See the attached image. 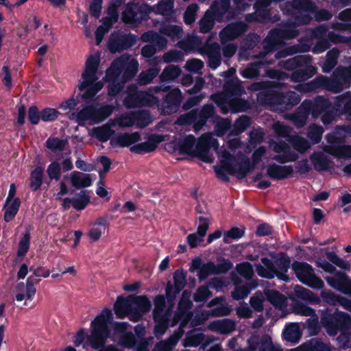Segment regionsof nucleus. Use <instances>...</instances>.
<instances>
[{"mask_svg": "<svg viewBox=\"0 0 351 351\" xmlns=\"http://www.w3.org/2000/svg\"><path fill=\"white\" fill-rule=\"evenodd\" d=\"M213 16L220 21L226 14L231 16L230 0H215L211 5V12Z\"/></svg>", "mask_w": 351, "mask_h": 351, "instance_id": "7c9ffc66", "label": "nucleus"}, {"mask_svg": "<svg viewBox=\"0 0 351 351\" xmlns=\"http://www.w3.org/2000/svg\"><path fill=\"white\" fill-rule=\"evenodd\" d=\"M44 168L42 167H36L30 174L29 187L32 191H37L43 182Z\"/></svg>", "mask_w": 351, "mask_h": 351, "instance_id": "79ce46f5", "label": "nucleus"}, {"mask_svg": "<svg viewBox=\"0 0 351 351\" xmlns=\"http://www.w3.org/2000/svg\"><path fill=\"white\" fill-rule=\"evenodd\" d=\"M337 341L340 348H351V328L340 330Z\"/></svg>", "mask_w": 351, "mask_h": 351, "instance_id": "052dcab7", "label": "nucleus"}, {"mask_svg": "<svg viewBox=\"0 0 351 351\" xmlns=\"http://www.w3.org/2000/svg\"><path fill=\"white\" fill-rule=\"evenodd\" d=\"M180 74V68L178 66L171 64L164 69L159 78L161 82H165L176 80Z\"/></svg>", "mask_w": 351, "mask_h": 351, "instance_id": "c03bdc74", "label": "nucleus"}, {"mask_svg": "<svg viewBox=\"0 0 351 351\" xmlns=\"http://www.w3.org/2000/svg\"><path fill=\"white\" fill-rule=\"evenodd\" d=\"M276 271V277L282 281L287 282L289 280L287 275L291 265V259L289 256H282L274 262Z\"/></svg>", "mask_w": 351, "mask_h": 351, "instance_id": "473e14b6", "label": "nucleus"}, {"mask_svg": "<svg viewBox=\"0 0 351 351\" xmlns=\"http://www.w3.org/2000/svg\"><path fill=\"white\" fill-rule=\"evenodd\" d=\"M265 295L267 300L276 307H281L285 304V295L276 290H266Z\"/></svg>", "mask_w": 351, "mask_h": 351, "instance_id": "49530a36", "label": "nucleus"}, {"mask_svg": "<svg viewBox=\"0 0 351 351\" xmlns=\"http://www.w3.org/2000/svg\"><path fill=\"white\" fill-rule=\"evenodd\" d=\"M296 25L298 24L294 21L283 23L279 27L285 40L295 38L299 35L300 32L296 28Z\"/></svg>", "mask_w": 351, "mask_h": 351, "instance_id": "3c124183", "label": "nucleus"}, {"mask_svg": "<svg viewBox=\"0 0 351 351\" xmlns=\"http://www.w3.org/2000/svg\"><path fill=\"white\" fill-rule=\"evenodd\" d=\"M307 51L304 49V47L301 45H294L289 47H286L282 49H280L275 52L274 58L275 59H281L286 58L289 56H292L295 53Z\"/></svg>", "mask_w": 351, "mask_h": 351, "instance_id": "a18cd8bd", "label": "nucleus"}, {"mask_svg": "<svg viewBox=\"0 0 351 351\" xmlns=\"http://www.w3.org/2000/svg\"><path fill=\"white\" fill-rule=\"evenodd\" d=\"M162 140V136L160 134H151L147 141L130 146V150L138 154L150 153L157 148L158 144Z\"/></svg>", "mask_w": 351, "mask_h": 351, "instance_id": "6ab92c4d", "label": "nucleus"}, {"mask_svg": "<svg viewBox=\"0 0 351 351\" xmlns=\"http://www.w3.org/2000/svg\"><path fill=\"white\" fill-rule=\"evenodd\" d=\"M245 228L241 227H232L230 230L224 231L223 233V241H227V239L239 240L244 235Z\"/></svg>", "mask_w": 351, "mask_h": 351, "instance_id": "0e129e2a", "label": "nucleus"}, {"mask_svg": "<svg viewBox=\"0 0 351 351\" xmlns=\"http://www.w3.org/2000/svg\"><path fill=\"white\" fill-rule=\"evenodd\" d=\"M319 317L317 315L308 318L304 324L310 335H317L321 330Z\"/></svg>", "mask_w": 351, "mask_h": 351, "instance_id": "e2e57ef3", "label": "nucleus"}, {"mask_svg": "<svg viewBox=\"0 0 351 351\" xmlns=\"http://www.w3.org/2000/svg\"><path fill=\"white\" fill-rule=\"evenodd\" d=\"M113 111V107L110 105H104L99 108L93 106V121L97 123H101L109 117Z\"/></svg>", "mask_w": 351, "mask_h": 351, "instance_id": "ea45409f", "label": "nucleus"}, {"mask_svg": "<svg viewBox=\"0 0 351 351\" xmlns=\"http://www.w3.org/2000/svg\"><path fill=\"white\" fill-rule=\"evenodd\" d=\"M158 103V98L146 91L130 92L124 100L128 108L153 106Z\"/></svg>", "mask_w": 351, "mask_h": 351, "instance_id": "f8f14e48", "label": "nucleus"}, {"mask_svg": "<svg viewBox=\"0 0 351 351\" xmlns=\"http://www.w3.org/2000/svg\"><path fill=\"white\" fill-rule=\"evenodd\" d=\"M283 40L280 27L271 29L263 41L265 56L270 58L273 52L276 51V47L281 45Z\"/></svg>", "mask_w": 351, "mask_h": 351, "instance_id": "a211bd4d", "label": "nucleus"}, {"mask_svg": "<svg viewBox=\"0 0 351 351\" xmlns=\"http://www.w3.org/2000/svg\"><path fill=\"white\" fill-rule=\"evenodd\" d=\"M21 202L19 197H15L13 200L10 201V203L4 204L3 208L5 209L3 219L6 222L11 221L16 215Z\"/></svg>", "mask_w": 351, "mask_h": 351, "instance_id": "4c0bfd02", "label": "nucleus"}, {"mask_svg": "<svg viewBox=\"0 0 351 351\" xmlns=\"http://www.w3.org/2000/svg\"><path fill=\"white\" fill-rule=\"evenodd\" d=\"M125 67V61L118 58L114 60L106 72V80H118Z\"/></svg>", "mask_w": 351, "mask_h": 351, "instance_id": "e433bc0d", "label": "nucleus"}, {"mask_svg": "<svg viewBox=\"0 0 351 351\" xmlns=\"http://www.w3.org/2000/svg\"><path fill=\"white\" fill-rule=\"evenodd\" d=\"M154 310H153V319L156 323L155 328L156 332L160 331L161 333L165 332L167 328L170 312L172 308H167V298L164 295H157L154 298Z\"/></svg>", "mask_w": 351, "mask_h": 351, "instance_id": "1a4fd4ad", "label": "nucleus"}, {"mask_svg": "<svg viewBox=\"0 0 351 351\" xmlns=\"http://www.w3.org/2000/svg\"><path fill=\"white\" fill-rule=\"evenodd\" d=\"M132 303V315L130 321L133 322H139L143 316L150 311L152 303L147 295H130Z\"/></svg>", "mask_w": 351, "mask_h": 351, "instance_id": "4468645a", "label": "nucleus"}, {"mask_svg": "<svg viewBox=\"0 0 351 351\" xmlns=\"http://www.w3.org/2000/svg\"><path fill=\"white\" fill-rule=\"evenodd\" d=\"M215 18L209 10L206 11L204 16L199 21V32L202 34L208 33L214 26Z\"/></svg>", "mask_w": 351, "mask_h": 351, "instance_id": "4d7b16f0", "label": "nucleus"}, {"mask_svg": "<svg viewBox=\"0 0 351 351\" xmlns=\"http://www.w3.org/2000/svg\"><path fill=\"white\" fill-rule=\"evenodd\" d=\"M73 207L76 210L85 209L90 202L88 191L82 190L75 195V197L72 198Z\"/></svg>", "mask_w": 351, "mask_h": 351, "instance_id": "37998d69", "label": "nucleus"}, {"mask_svg": "<svg viewBox=\"0 0 351 351\" xmlns=\"http://www.w3.org/2000/svg\"><path fill=\"white\" fill-rule=\"evenodd\" d=\"M155 93L166 92V95L156 104L162 115H170L177 112L183 99V95L179 88L171 89L169 85H160L154 88Z\"/></svg>", "mask_w": 351, "mask_h": 351, "instance_id": "0eeeda50", "label": "nucleus"}, {"mask_svg": "<svg viewBox=\"0 0 351 351\" xmlns=\"http://www.w3.org/2000/svg\"><path fill=\"white\" fill-rule=\"evenodd\" d=\"M281 85L280 82L261 81L252 83L248 89L260 91L257 94L258 103L275 107L280 111L289 110L300 103L301 98L294 91L280 93L275 90Z\"/></svg>", "mask_w": 351, "mask_h": 351, "instance_id": "f257e3e1", "label": "nucleus"}, {"mask_svg": "<svg viewBox=\"0 0 351 351\" xmlns=\"http://www.w3.org/2000/svg\"><path fill=\"white\" fill-rule=\"evenodd\" d=\"M112 319L111 310L106 308L91 322L92 332L89 341L93 348L97 349L104 346L110 333L108 324Z\"/></svg>", "mask_w": 351, "mask_h": 351, "instance_id": "6e6552de", "label": "nucleus"}, {"mask_svg": "<svg viewBox=\"0 0 351 351\" xmlns=\"http://www.w3.org/2000/svg\"><path fill=\"white\" fill-rule=\"evenodd\" d=\"M245 31L246 25L242 22H238L227 26L220 33V35L223 38L222 34H223L228 40H232L243 34Z\"/></svg>", "mask_w": 351, "mask_h": 351, "instance_id": "72a5a7b5", "label": "nucleus"}, {"mask_svg": "<svg viewBox=\"0 0 351 351\" xmlns=\"http://www.w3.org/2000/svg\"><path fill=\"white\" fill-rule=\"evenodd\" d=\"M47 173L49 179L52 180L58 181L61 178V167L58 162L53 161L51 162L47 168Z\"/></svg>", "mask_w": 351, "mask_h": 351, "instance_id": "69168bd1", "label": "nucleus"}, {"mask_svg": "<svg viewBox=\"0 0 351 351\" xmlns=\"http://www.w3.org/2000/svg\"><path fill=\"white\" fill-rule=\"evenodd\" d=\"M225 299L223 296L215 297L211 300L208 303V306L212 307L216 305H219L212 309V315L215 317L227 316L230 313V308L227 304H223V302Z\"/></svg>", "mask_w": 351, "mask_h": 351, "instance_id": "c9c22d12", "label": "nucleus"}, {"mask_svg": "<svg viewBox=\"0 0 351 351\" xmlns=\"http://www.w3.org/2000/svg\"><path fill=\"white\" fill-rule=\"evenodd\" d=\"M294 294L296 298L311 303L318 304L321 302V299L317 296V295L300 285H296L295 287Z\"/></svg>", "mask_w": 351, "mask_h": 351, "instance_id": "58836bf2", "label": "nucleus"}, {"mask_svg": "<svg viewBox=\"0 0 351 351\" xmlns=\"http://www.w3.org/2000/svg\"><path fill=\"white\" fill-rule=\"evenodd\" d=\"M100 63L99 56H90L85 63V69L82 75V78L84 80V84L88 82H93L97 80V73Z\"/></svg>", "mask_w": 351, "mask_h": 351, "instance_id": "5701e85b", "label": "nucleus"}, {"mask_svg": "<svg viewBox=\"0 0 351 351\" xmlns=\"http://www.w3.org/2000/svg\"><path fill=\"white\" fill-rule=\"evenodd\" d=\"M138 62L134 60H131L128 64H125L121 80L124 82V84L131 81L134 77L138 71Z\"/></svg>", "mask_w": 351, "mask_h": 351, "instance_id": "8fccbe9b", "label": "nucleus"}, {"mask_svg": "<svg viewBox=\"0 0 351 351\" xmlns=\"http://www.w3.org/2000/svg\"><path fill=\"white\" fill-rule=\"evenodd\" d=\"M328 152L338 158H350L351 145L332 144L328 147Z\"/></svg>", "mask_w": 351, "mask_h": 351, "instance_id": "a19ab883", "label": "nucleus"}, {"mask_svg": "<svg viewBox=\"0 0 351 351\" xmlns=\"http://www.w3.org/2000/svg\"><path fill=\"white\" fill-rule=\"evenodd\" d=\"M71 184L75 189L88 187L92 185L93 180L90 174L80 171H73L71 173Z\"/></svg>", "mask_w": 351, "mask_h": 351, "instance_id": "2f4dec72", "label": "nucleus"}, {"mask_svg": "<svg viewBox=\"0 0 351 351\" xmlns=\"http://www.w3.org/2000/svg\"><path fill=\"white\" fill-rule=\"evenodd\" d=\"M173 5L161 0L155 8L147 3L130 1L121 14L123 22L128 25L138 27L143 21H147L149 19V14L154 12L157 14L169 16L172 14Z\"/></svg>", "mask_w": 351, "mask_h": 351, "instance_id": "7ed1b4c3", "label": "nucleus"}, {"mask_svg": "<svg viewBox=\"0 0 351 351\" xmlns=\"http://www.w3.org/2000/svg\"><path fill=\"white\" fill-rule=\"evenodd\" d=\"M324 131L321 125L313 123L308 126L307 136L314 144H317L321 141Z\"/></svg>", "mask_w": 351, "mask_h": 351, "instance_id": "13d9d810", "label": "nucleus"}, {"mask_svg": "<svg viewBox=\"0 0 351 351\" xmlns=\"http://www.w3.org/2000/svg\"><path fill=\"white\" fill-rule=\"evenodd\" d=\"M136 43V35L132 33H118L110 38L108 48L112 53H120L131 48Z\"/></svg>", "mask_w": 351, "mask_h": 351, "instance_id": "2eb2a0df", "label": "nucleus"}, {"mask_svg": "<svg viewBox=\"0 0 351 351\" xmlns=\"http://www.w3.org/2000/svg\"><path fill=\"white\" fill-rule=\"evenodd\" d=\"M302 106L314 119L320 118L324 125L330 124L338 116L336 100L332 104L328 98L324 96L318 95L313 100L305 99Z\"/></svg>", "mask_w": 351, "mask_h": 351, "instance_id": "20e7f679", "label": "nucleus"}, {"mask_svg": "<svg viewBox=\"0 0 351 351\" xmlns=\"http://www.w3.org/2000/svg\"><path fill=\"white\" fill-rule=\"evenodd\" d=\"M114 311L118 318L123 319L125 317H128L130 319L132 303L130 295L126 298L123 295L118 296L114 304Z\"/></svg>", "mask_w": 351, "mask_h": 351, "instance_id": "393cba45", "label": "nucleus"}, {"mask_svg": "<svg viewBox=\"0 0 351 351\" xmlns=\"http://www.w3.org/2000/svg\"><path fill=\"white\" fill-rule=\"evenodd\" d=\"M304 92H315L325 90L334 93H339L344 89L351 87V64L347 66H339L331 76L320 75L309 82L298 85Z\"/></svg>", "mask_w": 351, "mask_h": 351, "instance_id": "f03ea898", "label": "nucleus"}, {"mask_svg": "<svg viewBox=\"0 0 351 351\" xmlns=\"http://www.w3.org/2000/svg\"><path fill=\"white\" fill-rule=\"evenodd\" d=\"M226 171L229 172L230 174L236 173V170L233 168L232 164L228 161H225L224 165L221 167H215V171L218 179L221 180L224 182H229L230 179Z\"/></svg>", "mask_w": 351, "mask_h": 351, "instance_id": "864d4df0", "label": "nucleus"}, {"mask_svg": "<svg viewBox=\"0 0 351 351\" xmlns=\"http://www.w3.org/2000/svg\"><path fill=\"white\" fill-rule=\"evenodd\" d=\"M251 124V119L246 115L238 118L233 125V132L236 135L243 133Z\"/></svg>", "mask_w": 351, "mask_h": 351, "instance_id": "680f3d73", "label": "nucleus"}, {"mask_svg": "<svg viewBox=\"0 0 351 351\" xmlns=\"http://www.w3.org/2000/svg\"><path fill=\"white\" fill-rule=\"evenodd\" d=\"M305 351H331L330 348L321 339L313 338L303 343Z\"/></svg>", "mask_w": 351, "mask_h": 351, "instance_id": "09e8293b", "label": "nucleus"}, {"mask_svg": "<svg viewBox=\"0 0 351 351\" xmlns=\"http://www.w3.org/2000/svg\"><path fill=\"white\" fill-rule=\"evenodd\" d=\"M196 139L193 135H188L177 143V149L182 154L195 156L197 157Z\"/></svg>", "mask_w": 351, "mask_h": 351, "instance_id": "c756f323", "label": "nucleus"}, {"mask_svg": "<svg viewBox=\"0 0 351 351\" xmlns=\"http://www.w3.org/2000/svg\"><path fill=\"white\" fill-rule=\"evenodd\" d=\"M68 144L67 139L50 136L45 142V146L52 152H62Z\"/></svg>", "mask_w": 351, "mask_h": 351, "instance_id": "603ef678", "label": "nucleus"}, {"mask_svg": "<svg viewBox=\"0 0 351 351\" xmlns=\"http://www.w3.org/2000/svg\"><path fill=\"white\" fill-rule=\"evenodd\" d=\"M219 146L218 140L215 138L207 137L200 138L197 143V157L203 162H211L213 158L210 155V149L213 147L215 149H217Z\"/></svg>", "mask_w": 351, "mask_h": 351, "instance_id": "f3484780", "label": "nucleus"}, {"mask_svg": "<svg viewBox=\"0 0 351 351\" xmlns=\"http://www.w3.org/2000/svg\"><path fill=\"white\" fill-rule=\"evenodd\" d=\"M257 274L264 278L272 279L276 276L274 262L267 258H261V264L256 265Z\"/></svg>", "mask_w": 351, "mask_h": 351, "instance_id": "c85d7f7f", "label": "nucleus"}, {"mask_svg": "<svg viewBox=\"0 0 351 351\" xmlns=\"http://www.w3.org/2000/svg\"><path fill=\"white\" fill-rule=\"evenodd\" d=\"M178 341V339L176 336L171 335L166 340L157 343L152 351H172Z\"/></svg>", "mask_w": 351, "mask_h": 351, "instance_id": "6e6d98bb", "label": "nucleus"}, {"mask_svg": "<svg viewBox=\"0 0 351 351\" xmlns=\"http://www.w3.org/2000/svg\"><path fill=\"white\" fill-rule=\"evenodd\" d=\"M141 140V135L138 132L133 133H119L114 137L110 143L112 146L117 145L121 147H129Z\"/></svg>", "mask_w": 351, "mask_h": 351, "instance_id": "bb28decb", "label": "nucleus"}, {"mask_svg": "<svg viewBox=\"0 0 351 351\" xmlns=\"http://www.w3.org/2000/svg\"><path fill=\"white\" fill-rule=\"evenodd\" d=\"M240 97L228 99L219 96L215 102L221 108L223 113H227L228 110L232 113L245 112L250 108V104L247 100Z\"/></svg>", "mask_w": 351, "mask_h": 351, "instance_id": "ddd939ff", "label": "nucleus"}, {"mask_svg": "<svg viewBox=\"0 0 351 351\" xmlns=\"http://www.w3.org/2000/svg\"><path fill=\"white\" fill-rule=\"evenodd\" d=\"M202 55H206L208 66L212 69H216L221 63L220 45L216 43L206 44L199 49Z\"/></svg>", "mask_w": 351, "mask_h": 351, "instance_id": "dca6fc26", "label": "nucleus"}, {"mask_svg": "<svg viewBox=\"0 0 351 351\" xmlns=\"http://www.w3.org/2000/svg\"><path fill=\"white\" fill-rule=\"evenodd\" d=\"M275 59L269 58L265 55L260 60L250 63L243 69L241 74L245 79H253L260 75V70L266 65L273 64Z\"/></svg>", "mask_w": 351, "mask_h": 351, "instance_id": "aec40b11", "label": "nucleus"}, {"mask_svg": "<svg viewBox=\"0 0 351 351\" xmlns=\"http://www.w3.org/2000/svg\"><path fill=\"white\" fill-rule=\"evenodd\" d=\"M75 117L80 125L86 121H93V105L84 107L75 114Z\"/></svg>", "mask_w": 351, "mask_h": 351, "instance_id": "338daca9", "label": "nucleus"}, {"mask_svg": "<svg viewBox=\"0 0 351 351\" xmlns=\"http://www.w3.org/2000/svg\"><path fill=\"white\" fill-rule=\"evenodd\" d=\"M198 219L199 224L197 232L189 234L186 237V241H204V238L209 228L208 219L204 217H199Z\"/></svg>", "mask_w": 351, "mask_h": 351, "instance_id": "f704fd0d", "label": "nucleus"}, {"mask_svg": "<svg viewBox=\"0 0 351 351\" xmlns=\"http://www.w3.org/2000/svg\"><path fill=\"white\" fill-rule=\"evenodd\" d=\"M289 6L298 25L308 24L312 20L311 14L315 13L317 9L315 3L311 0H293Z\"/></svg>", "mask_w": 351, "mask_h": 351, "instance_id": "9b49d317", "label": "nucleus"}, {"mask_svg": "<svg viewBox=\"0 0 351 351\" xmlns=\"http://www.w3.org/2000/svg\"><path fill=\"white\" fill-rule=\"evenodd\" d=\"M238 274L243 278L250 280L254 275V270L252 265L248 262H243L237 265Z\"/></svg>", "mask_w": 351, "mask_h": 351, "instance_id": "774afa93", "label": "nucleus"}, {"mask_svg": "<svg viewBox=\"0 0 351 351\" xmlns=\"http://www.w3.org/2000/svg\"><path fill=\"white\" fill-rule=\"evenodd\" d=\"M135 123L138 128H144L152 122V117L149 110H141L134 112Z\"/></svg>", "mask_w": 351, "mask_h": 351, "instance_id": "de8ad7c7", "label": "nucleus"}, {"mask_svg": "<svg viewBox=\"0 0 351 351\" xmlns=\"http://www.w3.org/2000/svg\"><path fill=\"white\" fill-rule=\"evenodd\" d=\"M292 268L296 277L304 285L317 289L324 287V282L315 276L312 266L308 263L295 261Z\"/></svg>", "mask_w": 351, "mask_h": 351, "instance_id": "9d476101", "label": "nucleus"}, {"mask_svg": "<svg viewBox=\"0 0 351 351\" xmlns=\"http://www.w3.org/2000/svg\"><path fill=\"white\" fill-rule=\"evenodd\" d=\"M162 34L165 35L171 39L180 38L182 37V28L179 25H167L160 29Z\"/></svg>", "mask_w": 351, "mask_h": 351, "instance_id": "5fc2aeb1", "label": "nucleus"}, {"mask_svg": "<svg viewBox=\"0 0 351 351\" xmlns=\"http://www.w3.org/2000/svg\"><path fill=\"white\" fill-rule=\"evenodd\" d=\"M320 311V324L328 335L335 337L340 330L351 328V315L348 313L328 308Z\"/></svg>", "mask_w": 351, "mask_h": 351, "instance_id": "423d86ee", "label": "nucleus"}, {"mask_svg": "<svg viewBox=\"0 0 351 351\" xmlns=\"http://www.w3.org/2000/svg\"><path fill=\"white\" fill-rule=\"evenodd\" d=\"M325 280L332 288L346 293L350 278L345 272L337 271L332 276L325 277Z\"/></svg>", "mask_w": 351, "mask_h": 351, "instance_id": "4be33fe9", "label": "nucleus"}, {"mask_svg": "<svg viewBox=\"0 0 351 351\" xmlns=\"http://www.w3.org/2000/svg\"><path fill=\"white\" fill-rule=\"evenodd\" d=\"M336 107L338 116L344 114L351 119V93L350 91L336 97Z\"/></svg>", "mask_w": 351, "mask_h": 351, "instance_id": "cd10ccee", "label": "nucleus"}, {"mask_svg": "<svg viewBox=\"0 0 351 351\" xmlns=\"http://www.w3.org/2000/svg\"><path fill=\"white\" fill-rule=\"evenodd\" d=\"M225 98L241 96L245 93V88L241 82L237 78L227 79L223 85Z\"/></svg>", "mask_w": 351, "mask_h": 351, "instance_id": "b1692460", "label": "nucleus"}, {"mask_svg": "<svg viewBox=\"0 0 351 351\" xmlns=\"http://www.w3.org/2000/svg\"><path fill=\"white\" fill-rule=\"evenodd\" d=\"M293 173L291 165H279L276 163L270 164L267 168V175L273 180H282L291 177Z\"/></svg>", "mask_w": 351, "mask_h": 351, "instance_id": "412c9836", "label": "nucleus"}, {"mask_svg": "<svg viewBox=\"0 0 351 351\" xmlns=\"http://www.w3.org/2000/svg\"><path fill=\"white\" fill-rule=\"evenodd\" d=\"M159 71V69L154 67L141 72L138 78V84L147 85L149 84L158 75Z\"/></svg>", "mask_w": 351, "mask_h": 351, "instance_id": "bf43d9fd", "label": "nucleus"}, {"mask_svg": "<svg viewBox=\"0 0 351 351\" xmlns=\"http://www.w3.org/2000/svg\"><path fill=\"white\" fill-rule=\"evenodd\" d=\"M312 57L309 55H297L284 62L283 66L293 73L289 78L294 82H304L312 77L317 69L312 65Z\"/></svg>", "mask_w": 351, "mask_h": 351, "instance_id": "39448f33", "label": "nucleus"}, {"mask_svg": "<svg viewBox=\"0 0 351 351\" xmlns=\"http://www.w3.org/2000/svg\"><path fill=\"white\" fill-rule=\"evenodd\" d=\"M310 159L315 170L317 171H327L334 167V162L329 159L322 152L313 153L310 156Z\"/></svg>", "mask_w": 351, "mask_h": 351, "instance_id": "a878e982", "label": "nucleus"}]
</instances>
